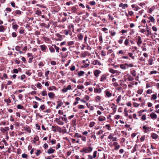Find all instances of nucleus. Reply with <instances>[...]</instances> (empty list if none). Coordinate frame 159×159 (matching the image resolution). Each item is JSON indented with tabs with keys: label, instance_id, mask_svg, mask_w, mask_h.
Returning a JSON list of instances; mask_svg holds the SVG:
<instances>
[{
	"label": "nucleus",
	"instance_id": "1",
	"mask_svg": "<svg viewBox=\"0 0 159 159\" xmlns=\"http://www.w3.org/2000/svg\"><path fill=\"white\" fill-rule=\"evenodd\" d=\"M93 149V148L91 147H84L83 148L82 150L80 151V152H84L86 153L90 152H92Z\"/></svg>",
	"mask_w": 159,
	"mask_h": 159
},
{
	"label": "nucleus",
	"instance_id": "2",
	"mask_svg": "<svg viewBox=\"0 0 159 159\" xmlns=\"http://www.w3.org/2000/svg\"><path fill=\"white\" fill-rule=\"evenodd\" d=\"M101 71L97 70L94 71V75L96 77H98Z\"/></svg>",
	"mask_w": 159,
	"mask_h": 159
},
{
	"label": "nucleus",
	"instance_id": "3",
	"mask_svg": "<svg viewBox=\"0 0 159 159\" xmlns=\"http://www.w3.org/2000/svg\"><path fill=\"white\" fill-rule=\"evenodd\" d=\"M55 152V150L50 148L47 151V152L49 154H51Z\"/></svg>",
	"mask_w": 159,
	"mask_h": 159
},
{
	"label": "nucleus",
	"instance_id": "4",
	"mask_svg": "<svg viewBox=\"0 0 159 159\" xmlns=\"http://www.w3.org/2000/svg\"><path fill=\"white\" fill-rule=\"evenodd\" d=\"M92 64L94 65H98V66H100L101 65V63L97 60H95L93 61Z\"/></svg>",
	"mask_w": 159,
	"mask_h": 159
},
{
	"label": "nucleus",
	"instance_id": "5",
	"mask_svg": "<svg viewBox=\"0 0 159 159\" xmlns=\"http://www.w3.org/2000/svg\"><path fill=\"white\" fill-rule=\"evenodd\" d=\"M48 95L49 98L51 99L54 98L55 96V94L52 92L48 93Z\"/></svg>",
	"mask_w": 159,
	"mask_h": 159
},
{
	"label": "nucleus",
	"instance_id": "6",
	"mask_svg": "<svg viewBox=\"0 0 159 159\" xmlns=\"http://www.w3.org/2000/svg\"><path fill=\"white\" fill-rule=\"evenodd\" d=\"M142 43V41L141 38L140 36H138V41L137 42L138 45L139 46L140 44H141Z\"/></svg>",
	"mask_w": 159,
	"mask_h": 159
},
{
	"label": "nucleus",
	"instance_id": "7",
	"mask_svg": "<svg viewBox=\"0 0 159 159\" xmlns=\"http://www.w3.org/2000/svg\"><path fill=\"white\" fill-rule=\"evenodd\" d=\"M150 116L152 119H153L156 118L157 117V116L155 113L152 112L150 114Z\"/></svg>",
	"mask_w": 159,
	"mask_h": 159
},
{
	"label": "nucleus",
	"instance_id": "8",
	"mask_svg": "<svg viewBox=\"0 0 159 159\" xmlns=\"http://www.w3.org/2000/svg\"><path fill=\"white\" fill-rule=\"evenodd\" d=\"M143 128L144 130V132L145 133H146L147 132H148L150 130V129L149 127H146L145 125L143 126Z\"/></svg>",
	"mask_w": 159,
	"mask_h": 159
},
{
	"label": "nucleus",
	"instance_id": "9",
	"mask_svg": "<svg viewBox=\"0 0 159 159\" xmlns=\"http://www.w3.org/2000/svg\"><path fill=\"white\" fill-rule=\"evenodd\" d=\"M106 120V118L103 116H100L98 117V120L99 121H103L105 120Z\"/></svg>",
	"mask_w": 159,
	"mask_h": 159
},
{
	"label": "nucleus",
	"instance_id": "10",
	"mask_svg": "<svg viewBox=\"0 0 159 159\" xmlns=\"http://www.w3.org/2000/svg\"><path fill=\"white\" fill-rule=\"evenodd\" d=\"M48 89L49 91H52L53 90H57L56 87L54 86H50L48 88Z\"/></svg>",
	"mask_w": 159,
	"mask_h": 159
},
{
	"label": "nucleus",
	"instance_id": "11",
	"mask_svg": "<svg viewBox=\"0 0 159 159\" xmlns=\"http://www.w3.org/2000/svg\"><path fill=\"white\" fill-rule=\"evenodd\" d=\"M120 7H121L123 9L128 7V5L127 4H123L122 3L120 4Z\"/></svg>",
	"mask_w": 159,
	"mask_h": 159
},
{
	"label": "nucleus",
	"instance_id": "12",
	"mask_svg": "<svg viewBox=\"0 0 159 159\" xmlns=\"http://www.w3.org/2000/svg\"><path fill=\"white\" fill-rule=\"evenodd\" d=\"M71 11L72 13H76L77 10L75 7H72Z\"/></svg>",
	"mask_w": 159,
	"mask_h": 159
},
{
	"label": "nucleus",
	"instance_id": "13",
	"mask_svg": "<svg viewBox=\"0 0 159 159\" xmlns=\"http://www.w3.org/2000/svg\"><path fill=\"white\" fill-rule=\"evenodd\" d=\"M155 7L154 6H153L150 8H148V12L150 13H151L155 9Z\"/></svg>",
	"mask_w": 159,
	"mask_h": 159
},
{
	"label": "nucleus",
	"instance_id": "14",
	"mask_svg": "<svg viewBox=\"0 0 159 159\" xmlns=\"http://www.w3.org/2000/svg\"><path fill=\"white\" fill-rule=\"evenodd\" d=\"M101 89L100 88H99L98 89L95 88L94 89L95 93H100L101 92Z\"/></svg>",
	"mask_w": 159,
	"mask_h": 159
},
{
	"label": "nucleus",
	"instance_id": "15",
	"mask_svg": "<svg viewBox=\"0 0 159 159\" xmlns=\"http://www.w3.org/2000/svg\"><path fill=\"white\" fill-rule=\"evenodd\" d=\"M158 135L157 134L153 133L151 134V137L152 138L154 139H156L158 137Z\"/></svg>",
	"mask_w": 159,
	"mask_h": 159
},
{
	"label": "nucleus",
	"instance_id": "16",
	"mask_svg": "<svg viewBox=\"0 0 159 159\" xmlns=\"http://www.w3.org/2000/svg\"><path fill=\"white\" fill-rule=\"evenodd\" d=\"M117 144L118 143L116 142H115L113 143L114 145L115 146V150H117L119 148V145H117Z\"/></svg>",
	"mask_w": 159,
	"mask_h": 159
},
{
	"label": "nucleus",
	"instance_id": "17",
	"mask_svg": "<svg viewBox=\"0 0 159 159\" xmlns=\"http://www.w3.org/2000/svg\"><path fill=\"white\" fill-rule=\"evenodd\" d=\"M106 78V76L105 75H102L100 78V81H103Z\"/></svg>",
	"mask_w": 159,
	"mask_h": 159
},
{
	"label": "nucleus",
	"instance_id": "18",
	"mask_svg": "<svg viewBox=\"0 0 159 159\" xmlns=\"http://www.w3.org/2000/svg\"><path fill=\"white\" fill-rule=\"evenodd\" d=\"M40 47L41 50L43 51L45 50L46 48V46L45 45H41Z\"/></svg>",
	"mask_w": 159,
	"mask_h": 159
},
{
	"label": "nucleus",
	"instance_id": "19",
	"mask_svg": "<svg viewBox=\"0 0 159 159\" xmlns=\"http://www.w3.org/2000/svg\"><path fill=\"white\" fill-rule=\"evenodd\" d=\"M58 106L60 107L63 105V103L61 102V100H59L57 102Z\"/></svg>",
	"mask_w": 159,
	"mask_h": 159
},
{
	"label": "nucleus",
	"instance_id": "20",
	"mask_svg": "<svg viewBox=\"0 0 159 159\" xmlns=\"http://www.w3.org/2000/svg\"><path fill=\"white\" fill-rule=\"evenodd\" d=\"M127 67V65H126V64H122L120 66V67L123 69H125Z\"/></svg>",
	"mask_w": 159,
	"mask_h": 159
},
{
	"label": "nucleus",
	"instance_id": "21",
	"mask_svg": "<svg viewBox=\"0 0 159 159\" xmlns=\"http://www.w3.org/2000/svg\"><path fill=\"white\" fill-rule=\"evenodd\" d=\"M84 72V71H79L78 73V75L79 76H80L83 75Z\"/></svg>",
	"mask_w": 159,
	"mask_h": 159
},
{
	"label": "nucleus",
	"instance_id": "22",
	"mask_svg": "<svg viewBox=\"0 0 159 159\" xmlns=\"http://www.w3.org/2000/svg\"><path fill=\"white\" fill-rule=\"evenodd\" d=\"M83 38V36L81 34H79L78 36V38L80 40H82Z\"/></svg>",
	"mask_w": 159,
	"mask_h": 159
},
{
	"label": "nucleus",
	"instance_id": "23",
	"mask_svg": "<svg viewBox=\"0 0 159 159\" xmlns=\"http://www.w3.org/2000/svg\"><path fill=\"white\" fill-rule=\"evenodd\" d=\"M5 30L4 27L3 25L0 26V32H4Z\"/></svg>",
	"mask_w": 159,
	"mask_h": 159
},
{
	"label": "nucleus",
	"instance_id": "24",
	"mask_svg": "<svg viewBox=\"0 0 159 159\" xmlns=\"http://www.w3.org/2000/svg\"><path fill=\"white\" fill-rule=\"evenodd\" d=\"M131 74L134 76H135L136 75V71L135 70H133L131 71Z\"/></svg>",
	"mask_w": 159,
	"mask_h": 159
},
{
	"label": "nucleus",
	"instance_id": "25",
	"mask_svg": "<svg viewBox=\"0 0 159 159\" xmlns=\"http://www.w3.org/2000/svg\"><path fill=\"white\" fill-rule=\"evenodd\" d=\"M77 88L79 89H84V86L81 85H79L77 86Z\"/></svg>",
	"mask_w": 159,
	"mask_h": 159
},
{
	"label": "nucleus",
	"instance_id": "26",
	"mask_svg": "<svg viewBox=\"0 0 159 159\" xmlns=\"http://www.w3.org/2000/svg\"><path fill=\"white\" fill-rule=\"evenodd\" d=\"M149 19H150L151 22H154L155 20L153 17L150 16L149 17Z\"/></svg>",
	"mask_w": 159,
	"mask_h": 159
},
{
	"label": "nucleus",
	"instance_id": "27",
	"mask_svg": "<svg viewBox=\"0 0 159 159\" xmlns=\"http://www.w3.org/2000/svg\"><path fill=\"white\" fill-rule=\"evenodd\" d=\"M41 94L43 96H47V92L45 90L43 91L42 92Z\"/></svg>",
	"mask_w": 159,
	"mask_h": 159
},
{
	"label": "nucleus",
	"instance_id": "28",
	"mask_svg": "<svg viewBox=\"0 0 159 159\" xmlns=\"http://www.w3.org/2000/svg\"><path fill=\"white\" fill-rule=\"evenodd\" d=\"M106 95L108 97H110L111 96V93L109 91H107L106 92Z\"/></svg>",
	"mask_w": 159,
	"mask_h": 159
},
{
	"label": "nucleus",
	"instance_id": "29",
	"mask_svg": "<svg viewBox=\"0 0 159 159\" xmlns=\"http://www.w3.org/2000/svg\"><path fill=\"white\" fill-rule=\"evenodd\" d=\"M74 137H77L78 138H80L82 137V135H80V134H78V133H76Z\"/></svg>",
	"mask_w": 159,
	"mask_h": 159
},
{
	"label": "nucleus",
	"instance_id": "30",
	"mask_svg": "<svg viewBox=\"0 0 159 159\" xmlns=\"http://www.w3.org/2000/svg\"><path fill=\"white\" fill-rule=\"evenodd\" d=\"M157 98V95L156 94H153L152 96V98H151V99H153V100H154V99H155Z\"/></svg>",
	"mask_w": 159,
	"mask_h": 159
},
{
	"label": "nucleus",
	"instance_id": "31",
	"mask_svg": "<svg viewBox=\"0 0 159 159\" xmlns=\"http://www.w3.org/2000/svg\"><path fill=\"white\" fill-rule=\"evenodd\" d=\"M41 153V152L40 150H37V152L35 153V154L37 156H38Z\"/></svg>",
	"mask_w": 159,
	"mask_h": 159
},
{
	"label": "nucleus",
	"instance_id": "32",
	"mask_svg": "<svg viewBox=\"0 0 159 159\" xmlns=\"http://www.w3.org/2000/svg\"><path fill=\"white\" fill-rule=\"evenodd\" d=\"M109 71L112 73H115L116 72V70H114L112 69L109 68Z\"/></svg>",
	"mask_w": 159,
	"mask_h": 159
},
{
	"label": "nucleus",
	"instance_id": "33",
	"mask_svg": "<svg viewBox=\"0 0 159 159\" xmlns=\"http://www.w3.org/2000/svg\"><path fill=\"white\" fill-rule=\"evenodd\" d=\"M49 49L50 52H55V49L52 47H50Z\"/></svg>",
	"mask_w": 159,
	"mask_h": 159
},
{
	"label": "nucleus",
	"instance_id": "34",
	"mask_svg": "<svg viewBox=\"0 0 159 159\" xmlns=\"http://www.w3.org/2000/svg\"><path fill=\"white\" fill-rule=\"evenodd\" d=\"M96 100L97 102H98L101 99V97L99 96H97L96 97Z\"/></svg>",
	"mask_w": 159,
	"mask_h": 159
},
{
	"label": "nucleus",
	"instance_id": "35",
	"mask_svg": "<svg viewBox=\"0 0 159 159\" xmlns=\"http://www.w3.org/2000/svg\"><path fill=\"white\" fill-rule=\"evenodd\" d=\"M95 123L93 122H92L90 123L89 126L90 127H93L95 125Z\"/></svg>",
	"mask_w": 159,
	"mask_h": 159
},
{
	"label": "nucleus",
	"instance_id": "36",
	"mask_svg": "<svg viewBox=\"0 0 159 159\" xmlns=\"http://www.w3.org/2000/svg\"><path fill=\"white\" fill-rule=\"evenodd\" d=\"M17 108L18 109H22L24 108V107L21 105L19 104L17 106Z\"/></svg>",
	"mask_w": 159,
	"mask_h": 159
},
{
	"label": "nucleus",
	"instance_id": "37",
	"mask_svg": "<svg viewBox=\"0 0 159 159\" xmlns=\"http://www.w3.org/2000/svg\"><path fill=\"white\" fill-rule=\"evenodd\" d=\"M129 56L130 57H131V58L132 59H134V56H133V54L131 52L129 53Z\"/></svg>",
	"mask_w": 159,
	"mask_h": 159
},
{
	"label": "nucleus",
	"instance_id": "38",
	"mask_svg": "<svg viewBox=\"0 0 159 159\" xmlns=\"http://www.w3.org/2000/svg\"><path fill=\"white\" fill-rule=\"evenodd\" d=\"M41 13H42V12H41V11H40L38 10L36 11V14L38 16L41 15Z\"/></svg>",
	"mask_w": 159,
	"mask_h": 159
},
{
	"label": "nucleus",
	"instance_id": "39",
	"mask_svg": "<svg viewBox=\"0 0 159 159\" xmlns=\"http://www.w3.org/2000/svg\"><path fill=\"white\" fill-rule=\"evenodd\" d=\"M143 92V91L142 89H140L138 90L137 93H138V94H141Z\"/></svg>",
	"mask_w": 159,
	"mask_h": 159
},
{
	"label": "nucleus",
	"instance_id": "40",
	"mask_svg": "<svg viewBox=\"0 0 159 159\" xmlns=\"http://www.w3.org/2000/svg\"><path fill=\"white\" fill-rule=\"evenodd\" d=\"M15 13L17 14L20 15L21 14V12L20 10H17L15 11Z\"/></svg>",
	"mask_w": 159,
	"mask_h": 159
},
{
	"label": "nucleus",
	"instance_id": "41",
	"mask_svg": "<svg viewBox=\"0 0 159 159\" xmlns=\"http://www.w3.org/2000/svg\"><path fill=\"white\" fill-rule=\"evenodd\" d=\"M89 4H90L91 5L94 6L95 5L96 3L95 1H92L90 2H89Z\"/></svg>",
	"mask_w": 159,
	"mask_h": 159
},
{
	"label": "nucleus",
	"instance_id": "42",
	"mask_svg": "<svg viewBox=\"0 0 159 159\" xmlns=\"http://www.w3.org/2000/svg\"><path fill=\"white\" fill-rule=\"evenodd\" d=\"M61 119L63 121H65L66 123L67 122V120L66 118V117H61Z\"/></svg>",
	"mask_w": 159,
	"mask_h": 159
},
{
	"label": "nucleus",
	"instance_id": "43",
	"mask_svg": "<svg viewBox=\"0 0 159 159\" xmlns=\"http://www.w3.org/2000/svg\"><path fill=\"white\" fill-rule=\"evenodd\" d=\"M153 60L152 59H150L148 61V62L150 65L152 64Z\"/></svg>",
	"mask_w": 159,
	"mask_h": 159
},
{
	"label": "nucleus",
	"instance_id": "44",
	"mask_svg": "<svg viewBox=\"0 0 159 159\" xmlns=\"http://www.w3.org/2000/svg\"><path fill=\"white\" fill-rule=\"evenodd\" d=\"M28 157V155L24 153L22 154V157L23 158H27Z\"/></svg>",
	"mask_w": 159,
	"mask_h": 159
},
{
	"label": "nucleus",
	"instance_id": "45",
	"mask_svg": "<svg viewBox=\"0 0 159 159\" xmlns=\"http://www.w3.org/2000/svg\"><path fill=\"white\" fill-rule=\"evenodd\" d=\"M54 46L55 49L56 50L57 52H59V48L58 47L56 46L55 45H54Z\"/></svg>",
	"mask_w": 159,
	"mask_h": 159
},
{
	"label": "nucleus",
	"instance_id": "46",
	"mask_svg": "<svg viewBox=\"0 0 159 159\" xmlns=\"http://www.w3.org/2000/svg\"><path fill=\"white\" fill-rule=\"evenodd\" d=\"M72 123L73 124V126H76V120L75 119H74L72 120Z\"/></svg>",
	"mask_w": 159,
	"mask_h": 159
},
{
	"label": "nucleus",
	"instance_id": "47",
	"mask_svg": "<svg viewBox=\"0 0 159 159\" xmlns=\"http://www.w3.org/2000/svg\"><path fill=\"white\" fill-rule=\"evenodd\" d=\"M0 130L3 133H5V132L6 131V129L2 128H1Z\"/></svg>",
	"mask_w": 159,
	"mask_h": 159
},
{
	"label": "nucleus",
	"instance_id": "48",
	"mask_svg": "<svg viewBox=\"0 0 159 159\" xmlns=\"http://www.w3.org/2000/svg\"><path fill=\"white\" fill-rule=\"evenodd\" d=\"M57 123L58 124L62 125H63L64 124L63 122L59 120H58V121Z\"/></svg>",
	"mask_w": 159,
	"mask_h": 159
},
{
	"label": "nucleus",
	"instance_id": "49",
	"mask_svg": "<svg viewBox=\"0 0 159 159\" xmlns=\"http://www.w3.org/2000/svg\"><path fill=\"white\" fill-rule=\"evenodd\" d=\"M99 40L101 43H102V36L101 35H100L99 36Z\"/></svg>",
	"mask_w": 159,
	"mask_h": 159
},
{
	"label": "nucleus",
	"instance_id": "50",
	"mask_svg": "<svg viewBox=\"0 0 159 159\" xmlns=\"http://www.w3.org/2000/svg\"><path fill=\"white\" fill-rule=\"evenodd\" d=\"M111 107L112 108L113 110V112L114 113L115 112L116 110V107L115 106V105H114L112 107Z\"/></svg>",
	"mask_w": 159,
	"mask_h": 159
},
{
	"label": "nucleus",
	"instance_id": "51",
	"mask_svg": "<svg viewBox=\"0 0 159 159\" xmlns=\"http://www.w3.org/2000/svg\"><path fill=\"white\" fill-rule=\"evenodd\" d=\"M18 26L17 25H12V28L14 29H17Z\"/></svg>",
	"mask_w": 159,
	"mask_h": 159
},
{
	"label": "nucleus",
	"instance_id": "52",
	"mask_svg": "<svg viewBox=\"0 0 159 159\" xmlns=\"http://www.w3.org/2000/svg\"><path fill=\"white\" fill-rule=\"evenodd\" d=\"M97 154V151H95L94 152L93 154V157L95 158L96 157V155Z\"/></svg>",
	"mask_w": 159,
	"mask_h": 159
},
{
	"label": "nucleus",
	"instance_id": "53",
	"mask_svg": "<svg viewBox=\"0 0 159 159\" xmlns=\"http://www.w3.org/2000/svg\"><path fill=\"white\" fill-rule=\"evenodd\" d=\"M4 101L7 102L8 103H10L11 102V100L9 98L7 99H5Z\"/></svg>",
	"mask_w": 159,
	"mask_h": 159
},
{
	"label": "nucleus",
	"instance_id": "54",
	"mask_svg": "<svg viewBox=\"0 0 159 159\" xmlns=\"http://www.w3.org/2000/svg\"><path fill=\"white\" fill-rule=\"evenodd\" d=\"M74 43L73 41H70L68 43V46H70L73 45Z\"/></svg>",
	"mask_w": 159,
	"mask_h": 159
},
{
	"label": "nucleus",
	"instance_id": "55",
	"mask_svg": "<svg viewBox=\"0 0 159 159\" xmlns=\"http://www.w3.org/2000/svg\"><path fill=\"white\" fill-rule=\"evenodd\" d=\"M152 29L154 31H157V28L154 26H153L152 27Z\"/></svg>",
	"mask_w": 159,
	"mask_h": 159
},
{
	"label": "nucleus",
	"instance_id": "56",
	"mask_svg": "<svg viewBox=\"0 0 159 159\" xmlns=\"http://www.w3.org/2000/svg\"><path fill=\"white\" fill-rule=\"evenodd\" d=\"M45 108V107L44 105V104L40 106V108L42 110H43Z\"/></svg>",
	"mask_w": 159,
	"mask_h": 159
},
{
	"label": "nucleus",
	"instance_id": "57",
	"mask_svg": "<svg viewBox=\"0 0 159 159\" xmlns=\"http://www.w3.org/2000/svg\"><path fill=\"white\" fill-rule=\"evenodd\" d=\"M129 43V40L128 39H126L125 42V45L127 46Z\"/></svg>",
	"mask_w": 159,
	"mask_h": 159
},
{
	"label": "nucleus",
	"instance_id": "58",
	"mask_svg": "<svg viewBox=\"0 0 159 159\" xmlns=\"http://www.w3.org/2000/svg\"><path fill=\"white\" fill-rule=\"evenodd\" d=\"M103 132V131L102 130H101L97 133V134L98 135L102 134Z\"/></svg>",
	"mask_w": 159,
	"mask_h": 159
},
{
	"label": "nucleus",
	"instance_id": "59",
	"mask_svg": "<svg viewBox=\"0 0 159 159\" xmlns=\"http://www.w3.org/2000/svg\"><path fill=\"white\" fill-rule=\"evenodd\" d=\"M12 36L13 37H16L17 36V34L16 33L13 32L12 34Z\"/></svg>",
	"mask_w": 159,
	"mask_h": 159
},
{
	"label": "nucleus",
	"instance_id": "60",
	"mask_svg": "<svg viewBox=\"0 0 159 159\" xmlns=\"http://www.w3.org/2000/svg\"><path fill=\"white\" fill-rule=\"evenodd\" d=\"M146 119V116L145 115H143L141 117V119L143 120H145Z\"/></svg>",
	"mask_w": 159,
	"mask_h": 159
},
{
	"label": "nucleus",
	"instance_id": "61",
	"mask_svg": "<svg viewBox=\"0 0 159 159\" xmlns=\"http://www.w3.org/2000/svg\"><path fill=\"white\" fill-rule=\"evenodd\" d=\"M80 138H81V139L82 141H86V137L82 136V137Z\"/></svg>",
	"mask_w": 159,
	"mask_h": 159
},
{
	"label": "nucleus",
	"instance_id": "62",
	"mask_svg": "<svg viewBox=\"0 0 159 159\" xmlns=\"http://www.w3.org/2000/svg\"><path fill=\"white\" fill-rule=\"evenodd\" d=\"M19 32L21 34H22L24 33V30L22 29H20V30Z\"/></svg>",
	"mask_w": 159,
	"mask_h": 159
},
{
	"label": "nucleus",
	"instance_id": "63",
	"mask_svg": "<svg viewBox=\"0 0 159 159\" xmlns=\"http://www.w3.org/2000/svg\"><path fill=\"white\" fill-rule=\"evenodd\" d=\"M43 147L44 148V149H46V148L48 147V145L47 144L45 143L43 145Z\"/></svg>",
	"mask_w": 159,
	"mask_h": 159
},
{
	"label": "nucleus",
	"instance_id": "64",
	"mask_svg": "<svg viewBox=\"0 0 159 159\" xmlns=\"http://www.w3.org/2000/svg\"><path fill=\"white\" fill-rule=\"evenodd\" d=\"M13 73H17L18 72V70L16 69H14L13 70Z\"/></svg>",
	"mask_w": 159,
	"mask_h": 159
}]
</instances>
